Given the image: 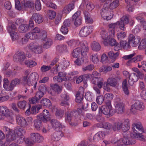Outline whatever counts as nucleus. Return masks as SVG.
I'll list each match as a JSON object with an SVG mask.
<instances>
[{"mask_svg":"<svg viewBox=\"0 0 146 146\" xmlns=\"http://www.w3.org/2000/svg\"><path fill=\"white\" fill-rule=\"evenodd\" d=\"M129 20L128 16L125 15L121 18L120 21H118L115 23L109 24L108 25L109 30L111 31L112 36L115 34V31L118 29L119 27L120 29L125 31V25L129 23Z\"/></svg>","mask_w":146,"mask_h":146,"instance_id":"f257e3e1","label":"nucleus"},{"mask_svg":"<svg viewBox=\"0 0 146 146\" xmlns=\"http://www.w3.org/2000/svg\"><path fill=\"white\" fill-rule=\"evenodd\" d=\"M29 70H26L25 73V76H23V80L24 82L29 86L33 85L34 84H37L38 76L35 72L31 73L30 75Z\"/></svg>","mask_w":146,"mask_h":146,"instance_id":"f03ea898","label":"nucleus"},{"mask_svg":"<svg viewBox=\"0 0 146 146\" xmlns=\"http://www.w3.org/2000/svg\"><path fill=\"white\" fill-rule=\"evenodd\" d=\"M98 113L103 114L107 117L112 116L114 114L111 104H106V106H102L98 107Z\"/></svg>","mask_w":146,"mask_h":146,"instance_id":"7ed1b4c3","label":"nucleus"},{"mask_svg":"<svg viewBox=\"0 0 146 146\" xmlns=\"http://www.w3.org/2000/svg\"><path fill=\"white\" fill-rule=\"evenodd\" d=\"M124 137L123 138L119 139L118 140L115 141L114 142L115 143V144H116L117 146H126V145L132 144L135 143L136 141L134 139L132 140L128 138L127 135L126 136L123 135Z\"/></svg>","mask_w":146,"mask_h":146,"instance_id":"20e7f679","label":"nucleus"},{"mask_svg":"<svg viewBox=\"0 0 146 146\" xmlns=\"http://www.w3.org/2000/svg\"><path fill=\"white\" fill-rule=\"evenodd\" d=\"M93 26H86L82 27L79 32V36L81 37H85L88 36L92 32Z\"/></svg>","mask_w":146,"mask_h":146,"instance_id":"39448f33","label":"nucleus"},{"mask_svg":"<svg viewBox=\"0 0 146 146\" xmlns=\"http://www.w3.org/2000/svg\"><path fill=\"white\" fill-rule=\"evenodd\" d=\"M144 108V106L142 102L139 100L136 101L134 104L131 107L130 111L134 114L137 113L136 110H139L140 111L143 110Z\"/></svg>","mask_w":146,"mask_h":146,"instance_id":"423d86ee","label":"nucleus"},{"mask_svg":"<svg viewBox=\"0 0 146 146\" xmlns=\"http://www.w3.org/2000/svg\"><path fill=\"white\" fill-rule=\"evenodd\" d=\"M94 77L92 80V82L94 84H97L98 86L100 89L101 88L103 85V79L101 77H96L99 74L96 72H94L92 73Z\"/></svg>","mask_w":146,"mask_h":146,"instance_id":"0eeeda50","label":"nucleus"},{"mask_svg":"<svg viewBox=\"0 0 146 146\" xmlns=\"http://www.w3.org/2000/svg\"><path fill=\"white\" fill-rule=\"evenodd\" d=\"M77 113V111H69L65 113L66 116L65 120L68 122L71 125L73 124V122L75 121L76 115L75 114Z\"/></svg>","mask_w":146,"mask_h":146,"instance_id":"6e6552de","label":"nucleus"},{"mask_svg":"<svg viewBox=\"0 0 146 146\" xmlns=\"http://www.w3.org/2000/svg\"><path fill=\"white\" fill-rule=\"evenodd\" d=\"M112 130L114 131L120 132L121 130L123 132V135H125L124 129L123 127L122 122L119 121L115 122L112 126Z\"/></svg>","mask_w":146,"mask_h":146,"instance_id":"1a4fd4ad","label":"nucleus"},{"mask_svg":"<svg viewBox=\"0 0 146 146\" xmlns=\"http://www.w3.org/2000/svg\"><path fill=\"white\" fill-rule=\"evenodd\" d=\"M81 13L80 11H78L72 16V21L76 27L80 26L82 24V18L80 16Z\"/></svg>","mask_w":146,"mask_h":146,"instance_id":"9d476101","label":"nucleus"},{"mask_svg":"<svg viewBox=\"0 0 146 146\" xmlns=\"http://www.w3.org/2000/svg\"><path fill=\"white\" fill-rule=\"evenodd\" d=\"M17 105L19 108L23 110L25 109L27 107H28V108L26 111L25 113L26 114L28 115H29L30 114V111L31 106L25 101L23 100L17 103Z\"/></svg>","mask_w":146,"mask_h":146,"instance_id":"9b49d317","label":"nucleus"},{"mask_svg":"<svg viewBox=\"0 0 146 146\" xmlns=\"http://www.w3.org/2000/svg\"><path fill=\"white\" fill-rule=\"evenodd\" d=\"M141 40L140 37L135 36H134L132 35H130L129 37V42L133 46H136L138 44Z\"/></svg>","mask_w":146,"mask_h":146,"instance_id":"f8f14e48","label":"nucleus"},{"mask_svg":"<svg viewBox=\"0 0 146 146\" xmlns=\"http://www.w3.org/2000/svg\"><path fill=\"white\" fill-rule=\"evenodd\" d=\"M39 119L43 122H46L50 120V115L49 111L46 110H44L43 111V113L38 115Z\"/></svg>","mask_w":146,"mask_h":146,"instance_id":"ddd939ff","label":"nucleus"},{"mask_svg":"<svg viewBox=\"0 0 146 146\" xmlns=\"http://www.w3.org/2000/svg\"><path fill=\"white\" fill-rule=\"evenodd\" d=\"M3 131L5 133L7 140H14L15 138L14 133L11 129L7 126H4L3 128Z\"/></svg>","mask_w":146,"mask_h":146,"instance_id":"4468645a","label":"nucleus"},{"mask_svg":"<svg viewBox=\"0 0 146 146\" xmlns=\"http://www.w3.org/2000/svg\"><path fill=\"white\" fill-rule=\"evenodd\" d=\"M50 123L53 128L57 131H60L62 129L61 123L58 120L52 119L50 121Z\"/></svg>","mask_w":146,"mask_h":146,"instance_id":"2eb2a0df","label":"nucleus"},{"mask_svg":"<svg viewBox=\"0 0 146 146\" xmlns=\"http://www.w3.org/2000/svg\"><path fill=\"white\" fill-rule=\"evenodd\" d=\"M29 48L32 51L34 52L35 54H40L42 52L41 48L38 46L35 43H31L29 45Z\"/></svg>","mask_w":146,"mask_h":146,"instance_id":"dca6fc26","label":"nucleus"},{"mask_svg":"<svg viewBox=\"0 0 146 146\" xmlns=\"http://www.w3.org/2000/svg\"><path fill=\"white\" fill-rule=\"evenodd\" d=\"M31 140L33 142L40 143L43 141V136L38 133H31Z\"/></svg>","mask_w":146,"mask_h":146,"instance_id":"f3484780","label":"nucleus"},{"mask_svg":"<svg viewBox=\"0 0 146 146\" xmlns=\"http://www.w3.org/2000/svg\"><path fill=\"white\" fill-rule=\"evenodd\" d=\"M134 55H125L122 58L125 60H129L131 62H137L141 60L143 58L141 55H136L133 57Z\"/></svg>","mask_w":146,"mask_h":146,"instance_id":"a211bd4d","label":"nucleus"},{"mask_svg":"<svg viewBox=\"0 0 146 146\" xmlns=\"http://www.w3.org/2000/svg\"><path fill=\"white\" fill-rule=\"evenodd\" d=\"M70 25V21L69 19L66 20L63 23V25L62 26L60 31L61 32L64 34L67 33L68 32V27Z\"/></svg>","mask_w":146,"mask_h":146,"instance_id":"6ab92c4d","label":"nucleus"},{"mask_svg":"<svg viewBox=\"0 0 146 146\" xmlns=\"http://www.w3.org/2000/svg\"><path fill=\"white\" fill-rule=\"evenodd\" d=\"M110 31V35L111 36L109 37V38L107 39V44L106 45H104L105 46H107L108 44L111 46H115L114 47V49L115 50H116L117 48V46L115 45L117 44V42L116 41V40L113 38V37L114 36L115 34L113 35L112 36L111 32V31Z\"/></svg>","mask_w":146,"mask_h":146,"instance_id":"aec40b11","label":"nucleus"},{"mask_svg":"<svg viewBox=\"0 0 146 146\" xmlns=\"http://www.w3.org/2000/svg\"><path fill=\"white\" fill-rule=\"evenodd\" d=\"M16 121L19 125L23 127H25L28 125V123L24 118L21 116L18 115L16 117Z\"/></svg>","mask_w":146,"mask_h":146,"instance_id":"412c9836","label":"nucleus"},{"mask_svg":"<svg viewBox=\"0 0 146 146\" xmlns=\"http://www.w3.org/2000/svg\"><path fill=\"white\" fill-rule=\"evenodd\" d=\"M106 136L104 131H100L96 133L93 137V140L95 142H98L103 139Z\"/></svg>","mask_w":146,"mask_h":146,"instance_id":"4be33fe9","label":"nucleus"},{"mask_svg":"<svg viewBox=\"0 0 146 146\" xmlns=\"http://www.w3.org/2000/svg\"><path fill=\"white\" fill-rule=\"evenodd\" d=\"M81 55L90 54L89 52L88 47L86 42H82L81 44Z\"/></svg>","mask_w":146,"mask_h":146,"instance_id":"5701e85b","label":"nucleus"},{"mask_svg":"<svg viewBox=\"0 0 146 146\" xmlns=\"http://www.w3.org/2000/svg\"><path fill=\"white\" fill-rule=\"evenodd\" d=\"M138 76L135 73H131L129 75V84L130 85L132 86L135 82L138 81Z\"/></svg>","mask_w":146,"mask_h":146,"instance_id":"b1692460","label":"nucleus"},{"mask_svg":"<svg viewBox=\"0 0 146 146\" xmlns=\"http://www.w3.org/2000/svg\"><path fill=\"white\" fill-rule=\"evenodd\" d=\"M75 2V1H73L72 3H69L65 6L63 9V13L68 14L74 8V3Z\"/></svg>","mask_w":146,"mask_h":146,"instance_id":"393cba45","label":"nucleus"},{"mask_svg":"<svg viewBox=\"0 0 146 146\" xmlns=\"http://www.w3.org/2000/svg\"><path fill=\"white\" fill-rule=\"evenodd\" d=\"M133 130L134 133H136L137 131L135 130V128L137 129L139 131L145 133L144 129L143 128V126L141 123L140 122L137 123H135L133 124Z\"/></svg>","mask_w":146,"mask_h":146,"instance_id":"a878e982","label":"nucleus"},{"mask_svg":"<svg viewBox=\"0 0 146 146\" xmlns=\"http://www.w3.org/2000/svg\"><path fill=\"white\" fill-rule=\"evenodd\" d=\"M32 17L36 23L39 24L42 23L43 20L42 15L38 13L33 14Z\"/></svg>","mask_w":146,"mask_h":146,"instance_id":"bb28decb","label":"nucleus"},{"mask_svg":"<svg viewBox=\"0 0 146 146\" xmlns=\"http://www.w3.org/2000/svg\"><path fill=\"white\" fill-rule=\"evenodd\" d=\"M109 32H110L109 31ZM100 34L101 38L104 40V45L107 44V39L111 36L110 35V33H109V35L108 36L107 32L105 30H102L100 32Z\"/></svg>","mask_w":146,"mask_h":146,"instance_id":"cd10ccee","label":"nucleus"},{"mask_svg":"<svg viewBox=\"0 0 146 146\" xmlns=\"http://www.w3.org/2000/svg\"><path fill=\"white\" fill-rule=\"evenodd\" d=\"M64 135L63 133L60 131H57L51 136V139L54 141H58Z\"/></svg>","mask_w":146,"mask_h":146,"instance_id":"c85d7f7f","label":"nucleus"},{"mask_svg":"<svg viewBox=\"0 0 146 146\" xmlns=\"http://www.w3.org/2000/svg\"><path fill=\"white\" fill-rule=\"evenodd\" d=\"M116 112L118 114L123 113L124 111V105L122 103L117 104L115 106Z\"/></svg>","mask_w":146,"mask_h":146,"instance_id":"c756f323","label":"nucleus"},{"mask_svg":"<svg viewBox=\"0 0 146 146\" xmlns=\"http://www.w3.org/2000/svg\"><path fill=\"white\" fill-rule=\"evenodd\" d=\"M113 97V94L110 93H108L104 95L105 101L106 104H111V100H112Z\"/></svg>","mask_w":146,"mask_h":146,"instance_id":"7c9ffc66","label":"nucleus"},{"mask_svg":"<svg viewBox=\"0 0 146 146\" xmlns=\"http://www.w3.org/2000/svg\"><path fill=\"white\" fill-rule=\"evenodd\" d=\"M50 86L51 87L52 90L58 94L62 90V88L59 86L57 84H50Z\"/></svg>","mask_w":146,"mask_h":146,"instance_id":"2f4dec72","label":"nucleus"},{"mask_svg":"<svg viewBox=\"0 0 146 146\" xmlns=\"http://www.w3.org/2000/svg\"><path fill=\"white\" fill-rule=\"evenodd\" d=\"M29 29V26L28 24H24L20 25L18 29V31L21 33H24L27 31Z\"/></svg>","mask_w":146,"mask_h":146,"instance_id":"473e14b6","label":"nucleus"},{"mask_svg":"<svg viewBox=\"0 0 146 146\" xmlns=\"http://www.w3.org/2000/svg\"><path fill=\"white\" fill-rule=\"evenodd\" d=\"M25 133V130L22 128L16 127L14 130L15 136L23 135Z\"/></svg>","mask_w":146,"mask_h":146,"instance_id":"72a5a7b5","label":"nucleus"},{"mask_svg":"<svg viewBox=\"0 0 146 146\" xmlns=\"http://www.w3.org/2000/svg\"><path fill=\"white\" fill-rule=\"evenodd\" d=\"M41 120L40 119H37L34 121V126L35 128L37 130H40L42 127V123Z\"/></svg>","mask_w":146,"mask_h":146,"instance_id":"f704fd0d","label":"nucleus"},{"mask_svg":"<svg viewBox=\"0 0 146 146\" xmlns=\"http://www.w3.org/2000/svg\"><path fill=\"white\" fill-rule=\"evenodd\" d=\"M107 80L109 85L111 87H115L117 84V80L114 78H109L107 79Z\"/></svg>","mask_w":146,"mask_h":146,"instance_id":"c9c22d12","label":"nucleus"},{"mask_svg":"<svg viewBox=\"0 0 146 146\" xmlns=\"http://www.w3.org/2000/svg\"><path fill=\"white\" fill-rule=\"evenodd\" d=\"M25 58V55H15L13 57V59L14 61H19L21 64H22Z\"/></svg>","mask_w":146,"mask_h":146,"instance_id":"e433bc0d","label":"nucleus"},{"mask_svg":"<svg viewBox=\"0 0 146 146\" xmlns=\"http://www.w3.org/2000/svg\"><path fill=\"white\" fill-rule=\"evenodd\" d=\"M52 43V40L50 38H47L46 39L43 40V47L45 48H49Z\"/></svg>","mask_w":146,"mask_h":146,"instance_id":"4c0bfd02","label":"nucleus"},{"mask_svg":"<svg viewBox=\"0 0 146 146\" xmlns=\"http://www.w3.org/2000/svg\"><path fill=\"white\" fill-rule=\"evenodd\" d=\"M40 103L42 105L46 107L49 108L52 105L50 100L49 99L46 98H43L42 99Z\"/></svg>","mask_w":146,"mask_h":146,"instance_id":"58836bf2","label":"nucleus"},{"mask_svg":"<svg viewBox=\"0 0 146 146\" xmlns=\"http://www.w3.org/2000/svg\"><path fill=\"white\" fill-rule=\"evenodd\" d=\"M91 47L93 50L98 51L101 48V46L97 42L94 41L91 44Z\"/></svg>","mask_w":146,"mask_h":146,"instance_id":"ea45409f","label":"nucleus"},{"mask_svg":"<svg viewBox=\"0 0 146 146\" xmlns=\"http://www.w3.org/2000/svg\"><path fill=\"white\" fill-rule=\"evenodd\" d=\"M130 43L125 40L121 41L120 43V45L121 48L124 49H127L130 48Z\"/></svg>","mask_w":146,"mask_h":146,"instance_id":"a19ab883","label":"nucleus"},{"mask_svg":"<svg viewBox=\"0 0 146 146\" xmlns=\"http://www.w3.org/2000/svg\"><path fill=\"white\" fill-rule=\"evenodd\" d=\"M119 5V0H115L110 3L109 8L110 9H115L118 7Z\"/></svg>","mask_w":146,"mask_h":146,"instance_id":"79ce46f5","label":"nucleus"},{"mask_svg":"<svg viewBox=\"0 0 146 146\" xmlns=\"http://www.w3.org/2000/svg\"><path fill=\"white\" fill-rule=\"evenodd\" d=\"M110 11H111L107 6V4H104L103 9L101 10V14L102 17H105V16Z\"/></svg>","mask_w":146,"mask_h":146,"instance_id":"37998d69","label":"nucleus"},{"mask_svg":"<svg viewBox=\"0 0 146 146\" xmlns=\"http://www.w3.org/2000/svg\"><path fill=\"white\" fill-rule=\"evenodd\" d=\"M4 116L8 121L12 122L14 120L13 113L10 111H9Z\"/></svg>","mask_w":146,"mask_h":146,"instance_id":"c03bdc74","label":"nucleus"},{"mask_svg":"<svg viewBox=\"0 0 146 146\" xmlns=\"http://www.w3.org/2000/svg\"><path fill=\"white\" fill-rule=\"evenodd\" d=\"M78 74L77 71H73L69 73L67 76V80H73L76 78V75Z\"/></svg>","mask_w":146,"mask_h":146,"instance_id":"a18cd8bd","label":"nucleus"},{"mask_svg":"<svg viewBox=\"0 0 146 146\" xmlns=\"http://www.w3.org/2000/svg\"><path fill=\"white\" fill-rule=\"evenodd\" d=\"M25 63L27 66L31 68L35 66L36 64V63L31 60H26L25 62Z\"/></svg>","mask_w":146,"mask_h":146,"instance_id":"49530a36","label":"nucleus"},{"mask_svg":"<svg viewBox=\"0 0 146 146\" xmlns=\"http://www.w3.org/2000/svg\"><path fill=\"white\" fill-rule=\"evenodd\" d=\"M42 106L38 105L32 107L31 109V113L33 114H35L38 112L39 110L41 108Z\"/></svg>","mask_w":146,"mask_h":146,"instance_id":"de8ad7c7","label":"nucleus"},{"mask_svg":"<svg viewBox=\"0 0 146 146\" xmlns=\"http://www.w3.org/2000/svg\"><path fill=\"white\" fill-rule=\"evenodd\" d=\"M55 115L56 117L58 119H61L64 115V110L60 109H56V110Z\"/></svg>","mask_w":146,"mask_h":146,"instance_id":"09e8293b","label":"nucleus"},{"mask_svg":"<svg viewBox=\"0 0 146 146\" xmlns=\"http://www.w3.org/2000/svg\"><path fill=\"white\" fill-rule=\"evenodd\" d=\"M80 43L79 40H71L68 42V45L71 47H74L78 45Z\"/></svg>","mask_w":146,"mask_h":146,"instance_id":"8fccbe9b","label":"nucleus"},{"mask_svg":"<svg viewBox=\"0 0 146 146\" xmlns=\"http://www.w3.org/2000/svg\"><path fill=\"white\" fill-rule=\"evenodd\" d=\"M123 127L124 129L125 132H126L125 134H126L127 131L128 130L129 128V121L128 119H125L123 122Z\"/></svg>","mask_w":146,"mask_h":146,"instance_id":"3c124183","label":"nucleus"},{"mask_svg":"<svg viewBox=\"0 0 146 146\" xmlns=\"http://www.w3.org/2000/svg\"><path fill=\"white\" fill-rule=\"evenodd\" d=\"M112 69V67L110 66H102L99 69L100 72H103L106 73L111 71Z\"/></svg>","mask_w":146,"mask_h":146,"instance_id":"603ef678","label":"nucleus"},{"mask_svg":"<svg viewBox=\"0 0 146 146\" xmlns=\"http://www.w3.org/2000/svg\"><path fill=\"white\" fill-rule=\"evenodd\" d=\"M14 139L15 141L19 143H22L23 142L25 139V137L24 135L15 136Z\"/></svg>","mask_w":146,"mask_h":146,"instance_id":"864d4df0","label":"nucleus"},{"mask_svg":"<svg viewBox=\"0 0 146 146\" xmlns=\"http://www.w3.org/2000/svg\"><path fill=\"white\" fill-rule=\"evenodd\" d=\"M57 48L59 50L60 54H65V52L67 51L66 46L65 45L58 46Z\"/></svg>","mask_w":146,"mask_h":146,"instance_id":"5fc2aeb1","label":"nucleus"},{"mask_svg":"<svg viewBox=\"0 0 146 146\" xmlns=\"http://www.w3.org/2000/svg\"><path fill=\"white\" fill-rule=\"evenodd\" d=\"M16 28V26L13 23H10L9 24L7 30L9 33H11L12 31H15Z\"/></svg>","mask_w":146,"mask_h":146,"instance_id":"6e6d98bb","label":"nucleus"},{"mask_svg":"<svg viewBox=\"0 0 146 146\" xmlns=\"http://www.w3.org/2000/svg\"><path fill=\"white\" fill-rule=\"evenodd\" d=\"M84 15L87 22L90 23H92L93 20L91 18L90 15L88 12L85 11L84 12Z\"/></svg>","mask_w":146,"mask_h":146,"instance_id":"4d7b16f0","label":"nucleus"},{"mask_svg":"<svg viewBox=\"0 0 146 146\" xmlns=\"http://www.w3.org/2000/svg\"><path fill=\"white\" fill-rule=\"evenodd\" d=\"M25 36L28 39H35L38 38L36 35L33 34L31 31V32L25 34Z\"/></svg>","mask_w":146,"mask_h":146,"instance_id":"13d9d810","label":"nucleus"},{"mask_svg":"<svg viewBox=\"0 0 146 146\" xmlns=\"http://www.w3.org/2000/svg\"><path fill=\"white\" fill-rule=\"evenodd\" d=\"M9 111L7 106H0V113L4 115Z\"/></svg>","mask_w":146,"mask_h":146,"instance_id":"bf43d9fd","label":"nucleus"},{"mask_svg":"<svg viewBox=\"0 0 146 146\" xmlns=\"http://www.w3.org/2000/svg\"><path fill=\"white\" fill-rule=\"evenodd\" d=\"M76 101L78 103H80L83 100V95L81 94L80 92H78L76 95Z\"/></svg>","mask_w":146,"mask_h":146,"instance_id":"052dcab7","label":"nucleus"},{"mask_svg":"<svg viewBox=\"0 0 146 146\" xmlns=\"http://www.w3.org/2000/svg\"><path fill=\"white\" fill-rule=\"evenodd\" d=\"M85 97L86 100L89 101H92L93 98V94L90 92H88L86 93Z\"/></svg>","mask_w":146,"mask_h":146,"instance_id":"680f3d73","label":"nucleus"},{"mask_svg":"<svg viewBox=\"0 0 146 146\" xmlns=\"http://www.w3.org/2000/svg\"><path fill=\"white\" fill-rule=\"evenodd\" d=\"M9 33L13 40H17L19 38V36L18 33L15 31H12L11 33Z\"/></svg>","mask_w":146,"mask_h":146,"instance_id":"e2e57ef3","label":"nucleus"},{"mask_svg":"<svg viewBox=\"0 0 146 146\" xmlns=\"http://www.w3.org/2000/svg\"><path fill=\"white\" fill-rule=\"evenodd\" d=\"M47 36L46 32L45 31H41L38 38H40L44 40L46 39Z\"/></svg>","mask_w":146,"mask_h":146,"instance_id":"0e129e2a","label":"nucleus"},{"mask_svg":"<svg viewBox=\"0 0 146 146\" xmlns=\"http://www.w3.org/2000/svg\"><path fill=\"white\" fill-rule=\"evenodd\" d=\"M146 47V39H142L138 46V48L140 50L145 49Z\"/></svg>","mask_w":146,"mask_h":146,"instance_id":"69168bd1","label":"nucleus"},{"mask_svg":"<svg viewBox=\"0 0 146 146\" xmlns=\"http://www.w3.org/2000/svg\"><path fill=\"white\" fill-rule=\"evenodd\" d=\"M113 11H110L108 13H107L105 16V17H102L104 19L107 20H109L111 19L112 17L113 16Z\"/></svg>","mask_w":146,"mask_h":146,"instance_id":"338daca9","label":"nucleus"},{"mask_svg":"<svg viewBox=\"0 0 146 146\" xmlns=\"http://www.w3.org/2000/svg\"><path fill=\"white\" fill-rule=\"evenodd\" d=\"M24 6L25 8H31L34 7V3L33 2L28 1L24 3Z\"/></svg>","mask_w":146,"mask_h":146,"instance_id":"774afa93","label":"nucleus"}]
</instances>
